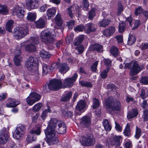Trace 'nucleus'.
I'll list each match as a JSON object with an SVG mask.
<instances>
[{
	"instance_id": "6",
	"label": "nucleus",
	"mask_w": 148,
	"mask_h": 148,
	"mask_svg": "<svg viewBox=\"0 0 148 148\" xmlns=\"http://www.w3.org/2000/svg\"><path fill=\"white\" fill-rule=\"evenodd\" d=\"M81 144L85 146H90L95 143V140L93 136L90 134L86 136H82L80 140Z\"/></svg>"
},
{
	"instance_id": "5",
	"label": "nucleus",
	"mask_w": 148,
	"mask_h": 148,
	"mask_svg": "<svg viewBox=\"0 0 148 148\" xmlns=\"http://www.w3.org/2000/svg\"><path fill=\"white\" fill-rule=\"evenodd\" d=\"M29 31L27 26L16 27L13 31V36L16 39H21L28 34Z\"/></svg>"
},
{
	"instance_id": "10",
	"label": "nucleus",
	"mask_w": 148,
	"mask_h": 148,
	"mask_svg": "<svg viewBox=\"0 0 148 148\" xmlns=\"http://www.w3.org/2000/svg\"><path fill=\"white\" fill-rule=\"evenodd\" d=\"M51 90H57L60 89L62 87L61 81L59 79H53L50 82Z\"/></svg>"
},
{
	"instance_id": "41",
	"label": "nucleus",
	"mask_w": 148,
	"mask_h": 148,
	"mask_svg": "<svg viewBox=\"0 0 148 148\" xmlns=\"http://www.w3.org/2000/svg\"><path fill=\"white\" fill-rule=\"evenodd\" d=\"M8 13V10L5 6L0 5V14L3 15H6Z\"/></svg>"
},
{
	"instance_id": "17",
	"label": "nucleus",
	"mask_w": 148,
	"mask_h": 148,
	"mask_svg": "<svg viewBox=\"0 0 148 148\" xmlns=\"http://www.w3.org/2000/svg\"><path fill=\"white\" fill-rule=\"evenodd\" d=\"M15 57L14 62L16 65L18 66L22 60V58L21 56V51L20 50H16L14 53Z\"/></svg>"
},
{
	"instance_id": "11",
	"label": "nucleus",
	"mask_w": 148,
	"mask_h": 148,
	"mask_svg": "<svg viewBox=\"0 0 148 148\" xmlns=\"http://www.w3.org/2000/svg\"><path fill=\"white\" fill-rule=\"evenodd\" d=\"M77 77V74L75 73L71 77L65 79L63 83L64 86L65 87L72 86L74 84V82L76 80Z\"/></svg>"
},
{
	"instance_id": "31",
	"label": "nucleus",
	"mask_w": 148,
	"mask_h": 148,
	"mask_svg": "<svg viewBox=\"0 0 148 148\" xmlns=\"http://www.w3.org/2000/svg\"><path fill=\"white\" fill-rule=\"evenodd\" d=\"M40 56L42 59L49 58L51 57V54L48 52L43 50L40 53Z\"/></svg>"
},
{
	"instance_id": "64",
	"label": "nucleus",
	"mask_w": 148,
	"mask_h": 148,
	"mask_svg": "<svg viewBox=\"0 0 148 148\" xmlns=\"http://www.w3.org/2000/svg\"><path fill=\"white\" fill-rule=\"evenodd\" d=\"M140 25L139 21V20H136L134 22V26L133 27V29H135L138 28Z\"/></svg>"
},
{
	"instance_id": "43",
	"label": "nucleus",
	"mask_w": 148,
	"mask_h": 148,
	"mask_svg": "<svg viewBox=\"0 0 148 148\" xmlns=\"http://www.w3.org/2000/svg\"><path fill=\"white\" fill-rule=\"evenodd\" d=\"M100 105V103L99 100L95 98L93 99V104L92 107L93 109H95L99 107Z\"/></svg>"
},
{
	"instance_id": "59",
	"label": "nucleus",
	"mask_w": 148,
	"mask_h": 148,
	"mask_svg": "<svg viewBox=\"0 0 148 148\" xmlns=\"http://www.w3.org/2000/svg\"><path fill=\"white\" fill-rule=\"evenodd\" d=\"M75 21L74 20H70L67 23V25L69 29H72L74 26Z\"/></svg>"
},
{
	"instance_id": "29",
	"label": "nucleus",
	"mask_w": 148,
	"mask_h": 148,
	"mask_svg": "<svg viewBox=\"0 0 148 148\" xmlns=\"http://www.w3.org/2000/svg\"><path fill=\"white\" fill-rule=\"evenodd\" d=\"M84 37L83 35H81L77 37L74 40V45L75 46H78L80 45L84 39Z\"/></svg>"
},
{
	"instance_id": "9",
	"label": "nucleus",
	"mask_w": 148,
	"mask_h": 148,
	"mask_svg": "<svg viewBox=\"0 0 148 148\" xmlns=\"http://www.w3.org/2000/svg\"><path fill=\"white\" fill-rule=\"evenodd\" d=\"M25 130V127L24 125H19L15 130L13 137L16 139H20L23 136Z\"/></svg>"
},
{
	"instance_id": "12",
	"label": "nucleus",
	"mask_w": 148,
	"mask_h": 148,
	"mask_svg": "<svg viewBox=\"0 0 148 148\" xmlns=\"http://www.w3.org/2000/svg\"><path fill=\"white\" fill-rule=\"evenodd\" d=\"M9 138L8 132L4 130L0 131V144H5Z\"/></svg>"
},
{
	"instance_id": "22",
	"label": "nucleus",
	"mask_w": 148,
	"mask_h": 148,
	"mask_svg": "<svg viewBox=\"0 0 148 148\" xmlns=\"http://www.w3.org/2000/svg\"><path fill=\"white\" fill-rule=\"evenodd\" d=\"M19 104V102L15 99L10 98L8 99V102L6 104V106L8 108L16 107Z\"/></svg>"
},
{
	"instance_id": "44",
	"label": "nucleus",
	"mask_w": 148,
	"mask_h": 148,
	"mask_svg": "<svg viewBox=\"0 0 148 148\" xmlns=\"http://www.w3.org/2000/svg\"><path fill=\"white\" fill-rule=\"evenodd\" d=\"M51 113V110L50 108V107L48 106L47 109H46L45 110L42 112V113L41 115V117L42 119L44 120L48 112Z\"/></svg>"
},
{
	"instance_id": "49",
	"label": "nucleus",
	"mask_w": 148,
	"mask_h": 148,
	"mask_svg": "<svg viewBox=\"0 0 148 148\" xmlns=\"http://www.w3.org/2000/svg\"><path fill=\"white\" fill-rule=\"evenodd\" d=\"M79 83L82 86L86 87H91L92 86V84L90 82L81 81Z\"/></svg>"
},
{
	"instance_id": "52",
	"label": "nucleus",
	"mask_w": 148,
	"mask_h": 148,
	"mask_svg": "<svg viewBox=\"0 0 148 148\" xmlns=\"http://www.w3.org/2000/svg\"><path fill=\"white\" fill-rule=\"evenodd\" d=\"M118 4V7L117 14L118 15H119L121 14V12L123 11V7L120 2H119Z\"/></svg>"
},
{
	"instance_id": "34",
	"label": "nucleus",
	"mask_w": 148,
	"mask_h": 148,
	"mask_svg": "<svg viewBox=\"0 0 148 148\" xmlns=\"http://www.w3.org/2000/svg\"><path fill=\"white\" fill-rule=\"evenodd\" d=\"M55 21L56 24L59 26H61L62 24V21L61 19V15L58 14L55 18Z\"/></svg>"
},
{
	"instance_id": "54",
	"label": "nucleus",
	"mask_w": 148,
	"mask_h": 148,
	"mask_svg": "<svg viewBox=\"0 0 148 148\" xmlns=\"http://www.w3.org/2000/svg\"><path fill=\"white\" fill-rule=\"evenodd\" d=\"M60 63L57 62H53L51 65V68L52 69L56 70L59 69Z\"/></svg>"
},
{
	"instance_id": "42",
	"label": "nucleus",
	"mask_w": 148,
	"mask_h": 148,
	"mask_svg": "<svg viewBox=\"0 0 148 148\" xmlns=\"http://www.w3.org/2000/svg\"><path fill=\"white\" fill-rule=\"evenodd\" d=\"M126 24L123 21H121L119 23V32H123L125 28Z\"/></svg>"
},
{
	"instance_id": "16",
	"label": "nucleus",
	"mask_w": 148,
	"mask_h": 148,
	"mask_svg": "<svg viewBox=\"0 0 148 148\" xmlns=\"http://www.w3.org/2000/svg\"><path fill=\"white\" fill-rule=\"evenodd\" d=\"M121 138V136L115 135L112 137V139L110 138L108 141V143L111 145H116V146H120V140Z\"/></svg>"
},
{
	"instance_id": "2",
	"label": "nucleus",
	"mask_w": 148,
	"mask_h": 148,
	"mask_svg": "<svg viewBox=\"0 0 148 148\" xmlns=\"http://www.w3.org/2000/svg\"><path fill=\"white\" fill-rule=\"evenodd\" d=\"M106 109L110 113L112 111H118L121 109V104L119 100L114 97H108L106 101Z\"/></svg>"
},
{
	"instance_id": "8",
	"label": "nucleus",
	"mask_w": 148,
	"mask_h": 148,
	"mask_svg": "<svg viewBox=\"0 0 148 148\" xmlns=\"http://www.w3.org/2000/svg\"><path fill=\"white\" fill-rule=\"evenodd\" d=\"M39 40L38 36L37 35L35 36L34 37H31L30 41L32 44L27 45L25 47V50L30 51H35L36 49L35 45L38 44Z\"/></svg>"
},
{
	"instance_id": "53",
	"label": "nucleus",
	"mask_w": 148,
	"mask_h": 148,
	"mask_svg": "<svg viewBox=\"0 0 148 148\" xmlns=\"http://www.w3.org/2000/svg\"><path fill=\"white\" fill-rule=\"evenodd\" d=\"M63 114L65 116L68 117H71L73 115V113L67 110L66 111H63L62 112Z\"/></svg>"
},
{
	"instance_id": "48",
	"label": "nucleus",
	"mask_w": 148,
	"mask_h": 148,
	"mask_svg": "<svg viewBox=\"0 0 148 148\" xmlns=\"http://www.w3.org/2000/svg\"><path fill=\"white\" fill-rule=\"evenodd\" d=\"M43 90L44 92H48L51 90L50 82L49 84H46L44 85L43 87Z\"/></svg>"
},
{
	"instance_id": "1",
	"label": "nucleus",
	"mask_w": 148,
	"mask_h": 148,
	"mask_svg": "<svg viewBox=\"0 0 148 148\" xmlns=\"http://www.w3.org/2000/svg\"><path fill=\"white\" fill-rule=\"evenodd\" d=\"M66 130V125L62 121L55 118L51 119L44 131L47 143L49 145L56 144L58 141L56 133L63 134Z\"/></svg>"
},
{
	"instance_id": "36",
	"label": "nucleus",
	"mask_w": 148,
	"mask_h": 148,
	"mask_svg": "<svg viewBox=\"0 0 148 148\" xmlns=\"http://www.w3.org/2000/svg\"><path fill=\"white\" fill-rule=\"evenodd\" d=\"M96 9L95 8H92L88 13V18L90 20H92L96 15Z\"/></svg>"
},
{
	"instance_id": "45",
	"label": "nucleus",
	"mask_w": 148,
	"mask_h": 148,
	"mask_svg": "<svg viewBox=\"0 0 148 148\" xmlns=\"http://www.w3.org/2000/svg\"><path fill=\"white\" fill-rule=\"evenodd\" d=\"M42 106V104L40 103H38L36 104L33 108V110L34 111H39Z\"/></svg>"
},
{
	"instance_id": "58",
	"label": "nucleus",
	"mask_w": 148,
	"mask_h": 148,
	"mask_svg": "<svg viewBox=\"0 0 148 148\" xmlns=\"http://www.w3.org/2000/svg\"><path fill=\"white\" fill-rule=\"evenodd\" d=\"M141 83L145 84H148V77H143L140 80Z\"/></svg>"
},
{
	"instance_id": "30",
	"label": "nucleus",
	"mask_w": 148,
	"mask_h": 148,
	"mask_svg": "<svg viewBox=\"0 0 148 148\" xmlns=\"http://www.w3.org/2000/svg\"><path fill=\"white\" fill-rule=\"evenodd\" d=\"M72 95V92L69 91L67 92L65 95L62 96L61 101H66L69 100Z\"/></svg>"
},
{
	"instance_id": "4",
	"label": "nucleus",
	"mask_w": 148,
	"mask_h": 148,
	"mask_svg": "<svg viewBox=\"0 0 148 148\" xmlns=\"http://www.w3.org/2000/svg\"><path fill=\"white\" fill-rule=\"evenodd\" d=\"M38 62V59L35 56H31L28 59L25 65L29 71L32 72H35L38 75L37 68L34 66L35 65L37 64Z\"/></svg>"
},
{
	"instance_id": "18",
	"label": "nucleus",
	"mask_w": 148,
	"mask_h": 148,
	"mask_svg": "<svg viewBox=\"0 0 148 148\" xmlns=\"http://www.w3.org/2000/svg\"><path fill=\"white\" fill-rule=\"evenodd\" d=\"M22 8L19 6H17L14 9L13 14L14 15H16L17 17L21 18L24 16Z\"/></svg>"
},
{
	"instance_id": "15",
	"label": "nucleus",
	"mask_w": 148,
	"mask_h": 148,
	"mask_svg": "<svg viewBox=\"0 0 148 148\" xmlns=\"http://www.w3.org/2000/svg\"><path fill=\"white\" fill-rule=\"evenodd\" d=\"M141 70V69L139 64L137 62L135 61L133 64L132 69L130 71V75L131 76L136 75Z\"/></svg>"
},
{
	"instance_id": "40",
	"label": "nucleus",
	"mask_w": 148,
	"mask_h": 148,
	"mask_svg": "<svg viewBox=\"0 0 148 148\" xmlns=\"http://www.w3.org/2000/svg\"><path fill=\"white\" fill-rule=\"evenodd\" d=\"M49 66L47 64H44L42 66V73L43 75H46L50 71Z\"/></svg>"
},
{
	"instance_id": "47",
	"label": "nucleus",
	"mask_w": 148,
	"mask_h": 148,
	"mask_svg": "<svg viewBox=\"0 0 148 148\" xmlns=\"http://www.w3.org/2000/svg\"><path fill=\"white\" fill-rule=\"evenodd\" d=\"M136 40V39L135 37L132 35H131L129 37L128 44L129 45H131L134 43Z\"/></svg>"
},
{
	"instance_id": "63",
	"label": "nucleus",
	"mask_w": 148,
	"mask_h": 148,
	"mask_svg": "<svg viewBox=\"0 0 148 148\" xmlns=\"http://www.w3.org/2000/svg\"><path fill=\"white\" fill-rule=\"evenodd\" d=\"M73 36H68L66 38V42L67 45H69L70 42L73 40Z\"/></svg>"
},
{
	"instance_id": "51",
	"label": "nucleus",
	"mask_w": 148,
	"mask_h": 148,
	"mask_svg": "<svg viewBox=\"0 0 148 148\" xmlns=\"http://www.w3.org/2000/svg\"><path fill=\"white\" fill-rule=\"evenodd\" d=\"M143 121H148V110L145 109L143 111V114L142 116Z\"/></svg>"
},
{
	"instance_id": "38",
	"label": "nucleus",
	"mask_w": 148,
	"mask_h": 148,
	"mask_svg": "<svg viewBox=\"0 0 148 148\" xmlns=\"http://www.w3.org/2000/svg\"><path fill=\"white\" fill-rule=\"evenodd\" d=\"M130 125L127 123L126 126L124 130L123 134L124 135L126 136L129 137L130 134Z\"/></svg>"
},
{
	"instance_id": "24",
	"label": "nucleus",
	"mask_w": 148,
	"mask_h": 148,
	"mask_svg": "<svg viewBox=\"0 0 148 148\" xmlns=\"http://www.w3.org/2000/svg\"><path fill=\"white\" fill-rule=\"evenodd\" d=\"M89 49L90 51L96 50L100 51L102 49V47L99 44H96L91 45L89 47Z\"/></svg>"
},
{
	"instance_id": "62",
	"label": "nucleus",
	"mask_w": 148,
	"mask_h": 148,
	"mask_svg": "<svg viewBox=\"0 0 148 148\" xmlns=\"http://www.w3.org/2000/svg\"><path fill=\"white\" fill-rule=\"evenodd\" d=\"M135 61H132L130 62L127 63L125 64L124 67L129 69H132L133 66V64Z\"/></svg>"
},
{
	"instance_id": "55",
	"label": "nucleus",
	"mask_w": 148,
	"mask_h": 148,
	"mask_svg": "<svg viewBox=\"0 0 148 148\" xmlns=\"http://www.w3.org/2000/svg\"><path fill=\"white\" fill-rule=\"evenodd\" d=\"M84 29V26L82 25H80L76 26L74 28V30L75 32H79L83 31Z\"/></svg>"
},
{
	"instance_id": "19",
	"label": "nucleus",
	"mask_w": 148,
	"mask_h": 148,
	"mask_svg": "<svg viewBox=\"0 0 148 148\" xmlns=\"http://www.w3.org/2000/svg\"><path fill=\"white\" fill-rule=\"evenodd\" d=\"M96 29L95 26L93 23H89L86 25L84 30L86 33L89 34L91 32H94Z\"/></svg>"
},
{
	"instance_id": "21",
	"label": "nucleus",
	"mask_w": 148,
	"mask_h": 148,
	"mask_svg": "<svg viewBox=\"0 0 148 148\" xmlns=\"http://www.w3.org/2000/svg\"><path fill=\"white\" fill-rule=\"evenodd\" d=\"M58 69L60 73L64 74L69 70V67L65 63H60Z\"/></svg>"
},
{
	"instance_id": "20",
	"label": "nucleus",
	"mask_w": 148,
	"mask_h": 148,
	"mask_svg": "<svg viewBox=\"0 0 148 148\" xmlns=\"http://www.w3.org/2000/svg\"><path fill=\"white\" fill-rule=\"evenodd\" d=\"M115 28L114 27L111 26L108 28L104 30L103 34L106 36H111L115 32Z\"/></svg>"
},
{
	"instance_id": "57",
	"label": "nucleus",
	"mask_w": 148,
	"mask_h": 148,
	"mask_svg": "<svg viewBox=\"0 0 148 148\" xmlns=\"http://www.w3.org/2000/svg\"><path fill=\"white\" fill-rule=\"evenodd\" d=\"M30 132H32V134H33L34 135L36 134L37 135H39L40 134L41 131L40 128L38 127L36 129L32 130Z\"/></svg>"
},
{
	"instance_id": "7",
	"label": "nucleus",
	"mask_w": 148,
	"mask_h": 148,
	"mask_svg": "<svg viewBox=\"0 0 148 148\" xmlns=\"http://www.w3.org/2000/svg\"><path fill=\"white\" fill-rule=\"evenodd\" d=\"M40 98L41 96L40 94L34 92L30 94L29 96L27 98L26 101L28 104L32 106L36 102L39 101Z\"/></svg>"
},
{
	"instance_id": "50",
	"label": "nucleus",
	"mask_w": 148,
	"mask_h": 148,
	"mask_svg": "<svg viewBox=\"0 0 148 148\" xmlns=\"http://www.w3.org/2000/svg\"><path fill=\"white\" fill-rule=\"evenodd\" d=\"M109 69L107 68L106 70L102 71L100 74V76L102 78L104 79L106 77L109 71Z\"/></svg>"
},
{
	"instance_id": "14",
	"label": "nucleus",
	"mask_w": 148,
	"mask_h": 148,
	"mask_svg": "<svg viewBox=\"0 0 148 148\" xmlns=\"http://www.w3.org/2000/svg\"><path fill=\"white\" fill-rule=\"evenodd\" d=\"M86 106V103L84 100H80L78 102L76 107V110L75 111V112L76 113V115H80L81 113V112L78 113L77 112V111L83 112V110L85 108Z\"/></svg>"
},
{
	"instance_id": "33",
	"label": "nucleus",
	"mask_w": 148,
	"mask_h": 148,
	"mask_svg": "<svg viewBox=\"0 0 148 148\" xmlns=\"http://www.w3.org/2000/svg\"><path fill=\"white\" fill-rule=\"evenodd\" d=\"M14 22L12 20L9 21L7 23L6 26V29L8 32H12V29L13 27Z\"/></svg>"
},
{
	"instance_id": "3",
	"label": "nucleus",
	"mask_w": 148,
	"mask_h": 148,
	"mask_svg": "<svg viewBox=\"0 0 148 148\" xmlns=\"http://www.w3.org/2000/svg\"><path fill=\"white\" fill-rule=\"evenodd\" d=\"M40 36L42 42L47 45L53 44L55 40V36L51 31L48 29L42 31Z\"/></svg>"
},
{
	"instance_id": "39",
	"label": "nucleus",
	"mask_w": 148,
	"mask_h": 148,
	"mask_svg": "<svg viewBox=\"0 0 148 148\" xmlns=\"http://www.w3.org/2000/svg\"><path fill=\"white\" fill-rule=\"evenodd\" d=\"M142 134V132L141 129L139 128L137 126L136 127L135 130V134L134 135V137L138 139L141 136Z\"/></svg>"
},
{
	"instance_id": "27",
	"label": "nucleus",
	"mask_w": 148,
	"mask_h": 148,
	"mask_svg": "<svg viewBox=\"0 0 148 148\" xmlns=\"http://www.w3.org/2000/svg\"><path fill=\"white\" fill-rule=\"evenodd\" d=\"M36 136L32 134V132H29V134L27 135L26 140L28 143H31L36 140Z\"/></svg>"
},
{
	"instance_id": "46",
	"label": "nucleus",
	"mask_w": 148,
	"mask_h": 148,
	"mask_svg": "<svg viewBox=\"0 0 148 148\" xmlns=\"http://www.w3.org/2000/svg\"><path fill=\"white\" fill-rule=\"evenodd\" d=\"M27 18L30 21H33L36 19V15L34 13L29 12L28 13Z\"/></svg>"
},
{
	"instance_id": "60",
	"label": "nucleus",
	"mask_w": 148,
	"mask_h": 148,
	"mask_svg": "<svg viewBox=\"0 0 148 148\" xmlns=\"http://www.w3.org/2000/svg\"><path fill=\"white\" fill-rule=\"evenodd\" d=\"M73 9L72 7L71 6L68 8L66 10L67 13L71 18H72L73 16V14L72 13Z\"/></svg>"
},
{
	"instance_id": "26",
	"label": "nucleus",
	"mask_w": 148,
	"mask_h": 148,
	"mask_svg": "<svg viewBox=\"0 0 148 148\" xmlns=\"http://www.w3.org/2000/svg\"><path fill=\"white\" fill-rule=\"evenodd\" d=\"M138 114V110L136 109H133L127 114V117L128 119H131L137 116Z\"/></svg>"
},
{
	"instance_id": "37",
	"label": "nucleus",
	"mask_w": 148,
	"mask_h": 148,
	"mask_svg": "<svg viewBox=\"0 0 148 148\" xmlns=\"http://www.w3.org/2000/svg\"><path fill=\"white\" fill-rule=\"evenodd\" d=\"M110 53L114 57L117 56L119 53L118 49L114 46H112L110 50Z\"/></svg>"
},
{
	"instance_id": "13",
	"label": "nucleus",
	"mask_w": 148,
	"mask_h": 148,
	"mask_svg": "<svg viewBox=\"0 0 148 148\" xmlns=\"http://www.w3.org/2000/svg\"><path fill=\"white\" fill-rule=\"evenodd\" d=\"M27 7L29 9H36L40 4V0H26Z\"/></svg>"
},
{
	"instance_id": "32",
	"label": "nucleus",
	"mask_w": 148,
	"mask_h": 148,
	"mask_svg": "<svg viewBox=\"0 0 148 148\" xmlns=\"http://www.w3.org/2000/svg\"><path fill=\"white\" fill-rule=\"evenodd\" d=\"M103 125L105 130L107 131H110L111 129V127L107 119H104L103 122Z\"/></svg>"
},
{
	"instance_id": "61",
	"label": "nucleus",
	"mask_w": 148,
	"mask_h": 148,
	"mask_svg": "<svg viewBox=\"0 0 148 148\" xmlns=\"http://www.w3.org/2000/svg\"><path fill=\"white\" fill-rule=\"evenodd\" d=\"M98 61H96L91 66V69L92 70L94 71L95 72L96 71L97 69V66L98 65Z\"/></svg>"
},
{
	"instance_id": "35",
	"label": "nucleus",
	"mask_w": 148,
	"mask_h": 148,
	"mask_svg": "<svg viewBox=\"0 0 148 148\" xmlns=\"http://www.w3.org/2000/svg\"><path fill=\"white\" fill-rule=\"evenodd\" d=\"M56 12L55 8H52L47 10V15L49 18H51L55 14Z\"/></svg>"
},
{
	"instance_id": "25",
	"label": "nucleus",
	"mask_w": 148,
	"mask_h": 148,
	"mask_svg": "<svg viewBox=\"0 0 148 148\" xmlns=\"http://www.w3.org/2000/svg\"><path fill=\"white\" fill-rule=\"evenodd\" d=\"M35 24L37 28H42L44 27L45 22L44 20L40 18L38 20L36 21Z\"/></svg>"
},
{
	"instance_id": "28",
	"label": "nucleus",
	"mask_w": 148,
	"mask_h": 148,
	"mask_svg": "<svg viewBox=\"0 0 148 148\" xmlns=\"http://www.w3.org/2000/svg\"><path fill=\"white\" fill-rule=\"evenodd\" d=\"M111 21L108 19H103L100 21L99 25L100 27H105L108 26L110 23Z\"/></svg>"
},
{
	"instance_id": "23",
	"label": "nucleus",
	"mask_w": 148,
	"mask_h": 148,
	"mask_svg": "<svg viewBox=\"0 0 148 148\" xmlns=\"http://www.w3.org/2000/svg\"><path fill=\"white\" fill-rule=\"evenodd\" d=\"M91 119L88 116H85L82 119L81 123L84 126L87 127L91 123Z\"/></svg>"
},
{
	"instance_id": "56",
	"label": "nucleus",
	"mask_w": 148,
	"mask_h": 148,
	"mask_svg": "<svg viewBox=\"0 0 148 148\" xmlns=\"http://www.w3.org/2000/svg\"><path fill=\"white\" fill-rule=\"evenodd\" d=\"M75 49L77 51L79 54L82 53L84 51V48L83 45H82L75 47Z\"/></svg>"
}]
</instances>
